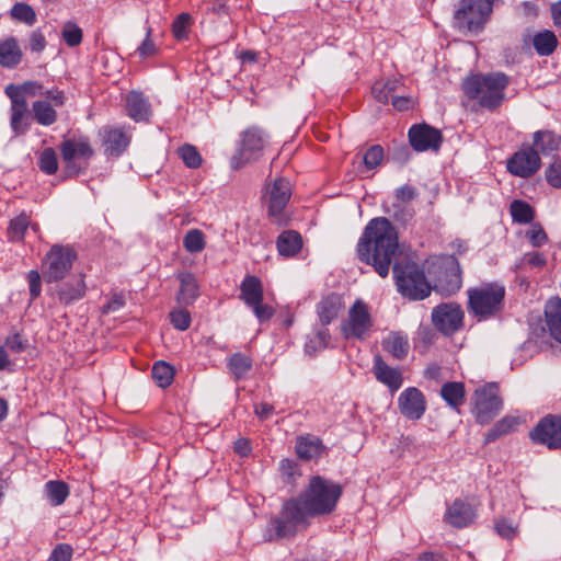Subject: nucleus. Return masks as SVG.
Listing matches in <instances>:
<instances>
[{"mask_svg": "<svg viewBox=\"0 0 561 561\" xmlns=\"http://www.w3.org/2000/svg\"><path fill=\"white\" fill-rule=\"evenodd\" d=\"M398 250V232L389 219H371L357 243L358 259L373 265L379 276L389 274L392 259Z\"/></svg>", "mask_w": 561, "mask_h": 561, "instance_id": "obj_1", "label": "nucleus"}, {"mask_svg": "<svg viewBox=\"0 0 561 561\" xmlns=\"http://www.w3.org/2000/svg\"><path fill=\"white\" fill-rule=\"evenodd\" d=\"M341 494L340 484L316 476L310 479L306 490L295 501L308 517H312L332 513Z\"/></svg>", "mask_w": 561, "mask_h": 561, "instance_id": "obj_2", "label": "nucleus"}, {"mask_svg": "<svg viewBox=\"0 0 561 561\" xmlns=\"http://www.w3.org/2000/svg\"><path fill=\"white\" fill-rule=\"evenodd\" d=\"M508 83L503 72L474 75L463 81L462 89L469 99L478 100L480 106L495 110L503 103Z\"/></svg>", "mask_w": 561, "mask_h": 561, "instance_id": "obj_3", "label": "nucleus"}, {"mask_svg": "<svg viewBox=\"0 0 561 561\" xmlns=\"http://www.w3.org/2000/svg\"><path fill=\"white\" fill-rule=\"evenodd\" d=\"M494 0H460L453 16V26L463 35H478L493 11Z\"/></svg>", "mask_w": 561, "mask_h": 561, "instance_id": "obj_4", "label": "nucleus"}, {"mask_svg": "<svg viewBox=\"0 0 561 561\" xmlns=\"http://www.w3.org/2000/svg\"><path fill=\"white\" fill-rule=\"evenodd\" d=\"M505 287L497 283L482 284L468 290L470 311L479 319H488L503 307Z\"/></svg>", "mask_w": 561, "mask_h": 561, "instance_id": "obj_5", "label": "nucleus"}, {"mask_svg": "<svg viewBox=\"0 0 561 561\" xmlns=\"http://www.w3.org/2000/svg\"><path fill=\"white\" fill-rule=\"evenodd\" d=\"M307 514L295 499L287 501L277 517L271 519L266 528V539L273 541L293 537L300 526L307 523Z\"/></svg>", "mask_w": 561, "mask_h": 561, "instance_id": "obj_6", "label": "nucleus"}, {"mask_svg": "<svg viewBox=\"0 0 561 561\" xmlns=\"http://www.w3.org/2000/svg\"><path fill=\"white\" fill-rule=\"evenodd\" d=\"M393 275L398 291L411 300H422L430 296L432 286L427 282L425 274L419 266L405 265L401 268L398 265L393 266Z\"/></svg>", "mask_w": 561, "mask_h": 561, "instance_id": "obj_7", "label": "nucleus"}, {"mask_svg": "<svg viewBox=\"0 0 561 561\" xmlns=\"http://www.w3.org/2000/svg\"><path fill=\"white\" fill-rule=\"evenodd\" d=\"M430 273H434V289L442 295L457 293L462 284L460 265L454 255H442L431 263Z\"/></svg>", "mask_w": 561, "mask_h": 561, "instance_id": "obj_8", "label": "nucleus"}, {"mask_svg": "<svg viewBox=\"0 0 561 561\" xmlns=\"http://www.w3.org/2000/svg\"><path fill=\"white\" fill-rule=\"evenodd\" d=\"M77 259L76 252L68 245L55 244L42 261V274L46 283L62 280L71 271Z\"/></svg>", "mask_w": 561, "mask_h": 561, "instance_id": "obj_9", "label": "nucleus"}, {"mask_svg": "<svg viewBox=\"0 0 561 561\" xmlns=\"http://www.w3.org/2000/svg\"><path fill=\"white\" fill-rule=\"evenodd\" d=\"M374 327L369 307L362 299H357L348 309L347 318L341 325L342 333L347 339L365 340Z\"/></svg>", "mask_w": 561, "mask_h": 561, "instance_id": "obj_10", "label": "nucleus"}, {"mask_svg": "<svg viewBox=\"0 0 561 561\" xmlns=\"http://www.w3.org/2000/svg\"><path fill=\"white\" fill-rule=\"evenodd\" d=\"M265 137L257 127H250L240 135L236 153L231 158V167L240 169L249 162L257 160L264 149Z\"/></svg>", "mask_w": 561, "mask_h": 561, "instance_id": "obj_11", "label": "nucleus"}, {"mask_svg": "<svg viewBox=\"0 0 561 561\" xmlns=\"http://www.w3.org/2000/svg\"><path fill=\"white\" fill-rule=\"evenodd\" d=\"M59 149L66 168L71 174L82 172L94 153L89 139L84 137L65 139Z\"/></svg>", "mask_w": 561, "mask_h": 561, "instance_id": "obj_12", "label": "nucleus"}, {"mask_svg": "<svg viewBox=\"0 0 561 561\" xmlns=\"http://www.w3.org/2000/svg\"><path fill=\"white\" fill-rule=\"evenodd\" d=\"M503 402L495 383L485 385L474 391L473 414L478 423H490L502 410Z\"/></svg>", "mask_w": 561, "mask_h": 561, "instance_id": "obj_13", "label": "nucleus"}, {"mask_svg": "<svg viewBox=\"0 0 561 561\" xmlns=\"http://www.w3.org/2000/svg\"><path fill=\"white\" fill-rule=\"evenodd\" d=\"M291 195L290 183L286 179H276L264 187L263 199L267 207L268 215L282 222L283 210Z\"/></svg>", "mask_w": 561, "mask_h": 561, "instance_id": "obj_14", "label": "nucleus"}, {"mask_svg": "<svg viewBox=\"0 0 561 561\" xmlns=\"http://www.w3.org/2000/svg\"><path fill=\"white\" fill-rule=\"evenodd\" d=\"M432 322L439 332L451 335L462 327L463 311L457 304H442L433 309Z\"/></svg>", "mask_w": 561, "mask_h": 561, "instance_id": "obj_15", "label": "nucleus"}, {"mask_svg": "<svg viewBox=\"0 0 561 561\" xmlns=\"http://www.w3.org/2000/svg\"><path fill=\"white\" fill-rule=\"evenodd\" d=\"M534 443L561 449V416L547 415L529 433Z\"/></svg>", "mask_w": 561, "mask_h": 561, "instance_id": "obj_16", "label": "nucleus"}, {"mask_svg": "<svg viewBox=\"0 0 561 561\" xmlns=\"http://www.w3.org/2000/svg\"><path fill=\"white\" fill-rule=\"evenodd\" d=\"M540 167V157L531 147L522 148L507 160L510 173L524 179L534 175Z\"/></svg>", "mask_w": 561, "mask_h": 561, "instance_id": "obj_17", "label": "nucleus"}, {"mask_svg": "<svg viewBox=\"0 0 561 561\" xmlns=\"http://www.w3.org/2000/svg\"><path fill=\"white\" fill-rule=\"evenodd\" d=\"M400 413L409 420H420L426 411V400L415 387L404 389L398 398Z\"/></svg>", "mask_w": 561, "mask_h": 561, "instance_id": "obj_18", "label": "nucleus"}, {"mask_svg": "<svg viewBox=\"0 0 561 561\" xmlns=\"http://www.w3.org/2000/svg\"><path fill=\"white\" fill-rule=\"evenodd\" d=\"M409 140L416 151L437 150L442 142V134L426 124L414 125L409 130Z\"/></svg>", "mask_w": 561, "mask_h": 561, "instance_id": "obj_19", "label": "nucleus"}, {"mask_svg": "<svg viewBox=\"0 0 561 561\" xmlns=\"http://www.w3.org/2000/svg\"><path fill=\"white\" fill-rule=\"evenodd\" d=\"M373 373L375 378L392 392L400 389L403 383L401 370L390 367L380 355L374 357Z\"/></svg>", "mask_w": 561, "mask_h": 561, "instance_id": "obj_20", "label": "nucleus"}, {"mask_svg": "<svg viewBox=\"0 0 561 561\" xmlns=\"http://www.w3.org/2000/svg\"><path fill=\"white\" fill-rule=\"evenodd\" d=\"M85 290L87 285L84 276L82 274H78L57 286L56 295L61 304L71 305L75 301L82 299L85 295Z\"/></svg>", "mask_w": 561, "mask_h": 561, "instance_id": "obj_21", "label": "nucleus"}, {"mask_svg": "<svg viewBox=\"0 0 561 561\" xmlns=\"http://www.w3.org/2000/svg\"><path fill=\"white\" fill-rule=\"evenodd\" d=\"M101 135L105 152L110 156L118 157L129 145L130 138L122 128L106 126L101 130Z\"/></svg>", "mask_w": 561, "mask_h": 561, "instance_id": "obj_22", "label": "nucleus"}, {"mask_svg": "<svg viewBox=\"0 0 561 561\" xmlns=\"http://www.w3.org/2000/svg\"><path fill=\"white\" fill-rule=\"evenodd\" d=\"M474 518L473 507L460 500H456L445 513V520L456 528L467 527Z\"/></svg>", "mask_w": 561, "mask_h": 561, "instance_id": "obj_23", "label": "nucleus"}, {"mask_svg": "<svg viewBox=\"0 0 561 561\" xmlns=\"http://www.w3.org/2000/svg\"><path fill=\"white\" fill-rule=\"evenodd\" d=\"M127 115L135 122H146L151 115V105L139 91H130L126 95Z\"/></svg>", "mask_w": 561, "mask_h": 561, "instance_id": "obj_24", "label": "nucleus"}, {"mask_svg": "<svg viewBox=\"0 0 561 561\" xmlns=\"http://www.w3.org/2000/svg\"><path fill=\"white\" fill-rule=\"evenodd\" d=\"M533 149L549 156L561 149V137L551 130H538L533 137Z\"/></svg>", "mask_w": 561, "mask_h": 561, "instance_id": "obj_25", "label": "nucleus"}, {"mask_svg": "<svg viewBox=\"0 0 561 561\" xmlns=\"http://www.w3.org/2000/svg\"><path fill=\"white\" fill-rule=\"evenodd\" d=\"M240 299L250 308L263 301L262 282L256 276H245L240 285Z\"/></svg>", "mask_w": 561, "mask_h": 561, "instance_id": "obj_26", "label": "nucleus"}, {"mask_svg": "<svg viewBox=\"0 0 561 561\" xmlns=\"http://www.w3.org/2000/svg\"><path fill=\"white\" fill-rule=\"evenodd\" d=\"M180 282L178 301L183 305L193 304L198 297V284L191 272H180L176 275Z\"/></svg>", "mask_w": 561, "mask_h": 561, "instance_id": "obj_27", "label": "nucleus"}, {"mask_svg": "<svg viewBox=\"0 0 561 561\" xmlns=\"http://www.w3.org/2000/svg\"><path fill=\"white\" fill-rule=\"evenodd\" d=\"M545 317L551 336L561 343V299L552 298L545 307Z\"/></svg>", "mask_w": 561, "mask_h": 561, "instance_id": "obj_28", "label": "nucleus"}, {"mask_svg": "<svg viewBox=\"0 0 561 561\" xmlns=\"http://www.w3.org/2000/svg\"><path fill=\"white\" fill-rule=\"evenodd\" d=\"M465 386L460 381L445 382L440 388V397L453 410L459 412V407L465 402Z\"/></svg>", "mask_w": 561, "mask_h": 561, "instance_id": "obj_29", "label": "nucleus"}, {"mask_svg": "<svg viewBox=\"0 0 561 561\" xmlns=\"http://www.w3.org/2000/svg\"><path fill=\"white\" fill-rule=\"evenodd\" d=\"M277 250L283 256H294L302 247L301 236L294 230L283 231L276 241Z\"/></svg>", "mask_w": 561, "mask_h": 561, "instance_id": "obj_30", "label": "nucleus"}, {"mask_svg": "<svg viewBox=\"0 0 561 561\" xmlns=\"http://www.w3.org/2000/svg\"><path fill=\"white\" fill-rule=\"evenodd\" d=\"M323 451L322 442L314 436H301L296 443V453L300 459L311 460L321 455Z\"/></svg>", "mask_w": 561, "mask_h": 561, "instance_id": "obj_31", "label": "nucleus"}, {"mask_svg": "<svg viewBox=\"0 0 561 561\" xmlns=\"http://www.w3.org/2000/svg\"><path fill=\"white\" fill-rule=\"evenodd\" d=\"M341 307V298L336 295L328 296L319 302L317 311L319 320L324 328L337 317Z\"/></svg>", "mask_w": 561, "mask_h": 561, "instance_id": "obj_32", "label": "nucleus"}, {"mask_svg": "<svg viewBox=\"0 0 561 561\" xmlns=\"http://www.w3.org/2000/svg\"><path fill=\"white\" fill-rule=\"evenodd\" d=\"M22 58V51L15 38L9 37L0 43V65L14 68Z\"/></svg>", "mask_w": 561, "mask_h": 561, "instance_id": "obj_33", "label": "nucleus"}, {"mask_svg": "<svg viewBox=\"0 0 561 561\" xmlns=\"http://www.w3.org/2000/svg\"><path fill=\"white\" fill-rule=\"evenodd\" d=\"M10 127L15 136L24 135L31 126V114L27 104L11 106Z\"/></svg>", "mask_w": 561, "mask_h": 561, "instance_id": "obj_34", "label": "nucleus"}, {"mask_svg": "<svg viewBox=\"0 0 561 561\" xmlns=\"http://www.w3.org/2000/svg\"><path fill=\"white\" fill-rule=\"evenodd\" d=\"M402 87L400 79H387L385 81H377L371 87L373 96L380 103H388L391 101L392 95L400 91Z\"/></svg>", "mask_w": 561, "mask_h": 561, "instance_id": "obj_35", "label": "nucleus"}, {"mask_svg": "<svg viewBox=\"0 0 561 561\" xmlns=\"http://www.w3.org/2000/svg\"><path fill=\"white\" fill-rule=\"evenodd\" d=\"M44 493L51 505L58 506L62 504L68 497L69 486L64 481L50 480L45 483Z\"/></svg>", "mask_w": 561, "mask_h": 561, "instance_id": "obj_36", "label": "nucleus"}, {"mask_svg": "<svg viewBox=\"0 0 561 561\" xmlns=\"http://www.w3.org/2000/svg\"><path fill=\"white\" fill-rule=\"evenodd\" d=\"M33 117L42 126H50L57 121V112L48 101H35L32 104Z\"/></svg>", "mask_w": 561, "mask_h": 561, "instance_id": "obj_37", "label": "nucleus"}, {"mask_svg": "<svg viewBox=\"0 0 561 561\" xmlns=\"http://www.w3.org/2000/svg\"><path fill=\"white\" fill-rule=\"evenodd\" d=\"M383 348L393 357L401 359L407 356L409 351L408 339L399 333L391 332L382 341Z\"/></svg>", "mask_w": 561, "mask_h": 561, "instance_id": "obj_38", "label": "nucleus"}, {"mask_svg": "<svg viewBox=\"0 0 561 561\" xmlns=\"http://www.w3.org/2000/svg\"><path fill=\"white\" fill-rule=\"evenodd\" d=\"M518 425V419L515 416L506 415L497 421L494 426L488 431L484 436V443L490 444L501 436L512 433Z\"/></svg>", "mask_w": 561, "mask_h": 561, "instance_id": "obj_39", "label": "nucleus"}, {"mask_svg": "<svg viewBox=\"0 0 561 561\" xmlns=\"http://www.w3.org/2000/svg\"><path fill=\"white\" fill-rule=\"evenodd\" d=\"M533 45L540 56L551 55L558 45V39L553 32L543 31L537 33L533 38Z\"/></svg>", "mask_w": 561, "mask_h": 561, "instance_id": "obj_40", "label": "nucleus"}, {"mask_svg": "<svg viewBox=\"0 0 561 561\" xmlns=\"http://www.w3.org/2000/svg\"><path fill=\"white\" fill-rule=\"evenodd\" d=\"M227 365L233 377L241 379L252 368V359L243 353H234L229 357Z\"/></svg>", "mask_w": 561, "mask_h": 561, "instance_id": "obj_41", "label": "nucleus"}, {"mask_svg": "<svg viewBox=\"0 0 561 561\" xmlns=\"http://www.w3.org/2000/svg\"><path fill=\"white\" fill-rule=\"evenodd\" d=\"M330 332L327 328L322 327L317 330L313 336L309 337V340L305 344V352L312 356L318 352L324 350L330 343Z\"/></svg>", "mask_w": 561, "mask_h": 561, "instance_id": "obj_42", "label": "nucleus"}, {"mask_svg": "<svg viewBox=\"0 0 561 561\" xmlns=\"http://www.w3.org/2000/svg\"><path fill=\"white\" fill-rule=\"evenodd\" d=\"M152 378L156 381V383L161 387L165 388L171 385L174 378V369L171 365L163 360H159L154 363L151 371Z\"/></svg>", "mask_w": 561, "mask_h": 561, "instance_id": "obj_43", "label": "nucleus"}, {"mask_svg": "<svg viewBox=\"0 0 561 561\" xmlns=\"http://www.w3.org/2000/svg\"><path fill=\"white\" fill-rule=\"evenodd\" d=\"M510 211L513 218V221L518 224H528L534 218V210L531 206L520 199H515L512 202Z\"/></svg>", "mask_w": 561, "mask_h": 561, "instance_id": "obj_44", "label": "nucleus"}, {"mask_svg": "<svg viewBox=\"0 0 561 561\" xmlns=\"http://www.w3.org/2000/svg\"><path fill=\"white\" fill-rule=\"evenodd\" d=\"M183 245L190 253H199L206 247L205 236L199 229H191L183 238Z\"/></svg>", "mask_w": 561, "mask_h": 561, "instance_id": "obj_45", "label": "nucleus"}, {"mask_svg": "<svg viewBox=\"0 0 561 561\" xmlns=\"http://www.w3.org/2000/svg\"><path fill=\"white\" fill-rule=\"evenodd\" d=\"M38 168L46 174H54L58 170V160L55 150L50 147L45 148L38 158Z\"/></svg>", "mask_w": 561, "mask_h": 561, "instance_id": "obj_46", "label": "nucleus"}, {"mask_svg": "<svg viewBox=\"0 0 561 561\" xmlns=\"http://www.w3.org/2000/svg\"><path fill=\"white\" fill-rule=\"evenodd\" d=\"M61 37L69 47H76L82 42V30L75 22L68 21L62 26Z\"/></svg>", "mask_w": 561, "mask_h": 561, "instance_id": "obj_47", "label": "nucleus"}, {"mask_svg": "<svg viewBox=\"0 0 561 561\" xmlns=\"http://www.w3.org/2000/svg\"><path fill=\"white\" fill-rule=\"evenodd\" d=\"M385 211L390 214L397 221L407 222L414 215V211L407 204L391 202V204H383Z\"/></svg>", "mask_w": 561, "mask_h": 561, "instance_id": "obj_48", "label": "nucleus"}, {"mask_svg": "<svg viewBox=\"0 0 561 561\" xmlns=\"http://www.w3.org/2000/svg\"><path fill=\"white\" fill-rule=\"evenodd\" d=\"M11 16L27 25H33L36 21V13L33 8L23 2L15 3L12 7Z\"/></svg>", "mask_w": 561, "mask_h": 561, "instance_id": "obj_49", "label": "nucleus"}, {"mask_svg": "<svg viewBox=\"0 0 561 561\" xmlns=\"http://www.w3.org/2000/svg\"><path fill=\"white\" fill-rule=\"evenodd\" d=\"M30 225L28 217L25 214L18 216L10 221L9 237L13 241H20L23 239L24 233Z\"/></svg>", "mask_w": 561, "mask_h": 561, "instance_id": "obj_50", "label": "nucleus"}, {"mask_svg": "<svg viewBox=\"0 0 561 561\" xmlns=\"http://www.w3.org/2000/svg\"><path fill=\"white\" fill-rule=\"evenodd\" d=\"M179 154L186 167L196 169L202 164V157L192 145H184L179 149Z\"/></svg>", "mask_w": 561, "mask_h": 561, "instance_id": "obj_51", "label": "nucleus"}, {"mask_svg": "<svg viewBox=\"0 0 561 561\" xmlns=\"http://www.w3.org/2000/svg\"><path fill=\"white\" fill-rule=\"evenodd\" d=\"M28 284L30 301L36 300L42 293V276L37 270H31L26 274Z\"/></svg>", "mask_w": 561, "mask_h": 561, "instance_id": "obj_52", "label": "nucleus"}, {"mask_svg": "<svg viewBox=\"0 0 561 561\" xmlns=\"http://www.w3.org/2000/svg\"><path fill=\"white\" fill-rule=\"evenodd\" d=\"M170 321L176 330L185 331L190 328L192 320L187 310L175 309L170 312Z\"/></svg>", "mask_w": 561, "mask_h": 561, "instance_id": "obj_53", "label": "nucleus"}, {"mask_svg": "<svg viewBox=\"0 0 561 561\" xmlns=\"http://www.w3.org/2000/svg\"><path fill=\"white\" fill-rule=\"evenodd\" d=\"M383 159V149L379 145L371 146L364 154V163L367 169L377 168Z\"/></svg>", "mask_w": 561, "mask_h": 561, "instance_id": "obj_54", "label": "nucleus"}, {"mask_svg": "<svg viewBox=\"0 0 561 561\" xmlns=\"http://www.w3.org/2000/svg\"><path fill=\"white\" fill-rule=\"evenodd\" d=\"M547 182L556 187L561 188V158H556L546 170Z\"/></svg>", "mask_w": 561, "mask_h": 561, "instance_id": "obj_55", "label": "nucleus"}, {"mask_svg": "<svg viewBox=\"0 0 561 561\" xmlns=\"http://www.w3.org/2000/svg\"><path fill=\"white\" fill-rule=\"evenodd\" d=\"M191 16L188 13H181L172 24L173 35L178 39L186 37L187 27L190 25Z\"/></svg>", "mask_w": 561, "mask_h": 561, "instance_id": "obj_56", "label": "nucleus"}, {"mask_svg": "<svg viewBox=\"0 0 561 561\" xmlns=\"http://www.w3.org/2000/svg\"><path fill=\"white\" fill-rule=\"evenodd\" d=\"M151 32H152L151 27L147 26L146 27V37L137 48V53L139 54V56L141 58L151 57V56L156 55V53H157V47L150 38Z\"/></svg>", "mask_w": 561, "mask_h": 561, "instance_id": "obj_57", "label": "nucleus"}, {"mask_svg": "<svg viewBox=\"0 0 561 561\" xmlns=\"http://www.w3.org/2000/svg\"><path fill=\"white\" fill-rule=\"evenodd\" d=\"M417 196L415 187L411 185H402L396 190L393 202L407 204Z\"/></svg>", "mask_w": 561, "mask_h": 561, "instance_id": "obj_58", "label": "nucleus"}, {"mask_svg": "<svg viewBox=\"0 0 561 561\" xmlns=\"http://www.w3.org/2000/svg\"><path fill=\"white\" fill-rule=\"evenodd\" d=\"M5 94L10 98L11 106L27 104L22 85H8L5 88Z\"/></svg>", "mask_w": 561, "mask_h": 561, "instance_id": "obj_59", "label": "nucleus"}, {"mask_svg": "<svg viewBox=\"0 0 561 561\" xmlns=\"http://www.w3.org/2000/svg\"><path fill=\"white\" fill-rule=\"evenodd\" d=\"M496 534L504 539H512L517 533L516 526L505 518H502L495 523Z\"/></svg>", "mask_w": 561, "mask_h": 561, "instance_id": "obj_60", "label": "nucleus"}, {"mask_svg": "<svg viewBox=\"0 0 561 561\" xmlns=\"http://www.w3.org/2000/svg\"><path fill=\"white\" fill-rule=\"evenodd\" d=\"M72 557V548L66 543L57 545L51 551L48 561H70Z\"/></svg>", "mask_w": 561, "mask_h": 561, "instance_id": "obj_61", "label": "nucleus"}, {"mask_svg": "<svg viewBox=\"0 0 561 561\" xmlns=\"http://www.w3.org/2000/svg\"><path fill=\"white\" fill-rule=\"evenodd\" d=\"M250 308L252 309L254 316L261 323L270 320L275 313L274 308L266 304H263V301H260L257 305H253Z\"/></svg>", "mask_w": 561, "mask_h": 561, "instance_id": "obj_62", "label": "nucleus"}, {"mask_svg": "<svg viewBox=\"0 0 561 561\" xmlns=\"http://www.w3.org/2000/svg\"><path fill=\"white\" fill-rule=\"evenodd\" d=\"M527 237L534 247H540L547 241V234L540 227H531Z\"/></svg>", "mask_w": 561, "mask_h": 561, "instance_id": "obj_63", "label": "nucleus"}, {"mask_svg": "<svg viewBox=\"0 0 561 561\" xmlns=\"http://www.w3.org/2000/svg\"><path fill=\"white\" fill-rule=\"evenodd\" d=\"M46 46V39L42 32L34 31L30 36V48L32 51L39 53Z\"/></svg>", "mask_w": 561, "mask_h": 561, "instance_id": "obj_64", "label": "nucleus"}]
</instances>
